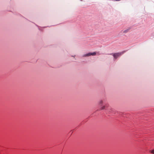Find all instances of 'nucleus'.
<instances>
[{
	"instance_id": "nucleus-2",
	"label": "nucleus",
	"mask_w": 154,
	"mask_h": 154,
	"mask_svg": "<svg viewBox=\"0 0 154 154\" xmlns=\"http://www.w3.org/2000/svg\"><path fill=\"white\" fill-rule=\"evenodd\" d=\"M91 56V53H88V54H86L84 55L85 57H87L89 56Z\"/></svg>"
},
{
	"instance_id": "nucleus-1",
	"label": "nucleus",
	"mask_w": 154,
	"mask_h": 154,
	"mask_svg": "<svg viewBox=\"0 0 154 154\" xmlns=\"http://www.w3.org/2000/svg\"><path fill=\"white\" fill-rule=\"evenodd\" d=\"M122 54L121 53H118L112 54V55L114 57V58L116 59L118 57L120 56Z\"/></svg>"
},
{
	"instance_id": "nucleus-5",
	"label": "nucleus",
	"mask_w": 154,
	"mask_h": 154,
	"mask_svg": "<svg viewBox=\"0 0 154 154\" xmlns=\"http://www.w3.org/2000/svg\"><path fill=\"white\" fill-rule=\"evenodd\" d=\"M151 152L153 154H154V149L151 151Z\"/></svg>"
},
{
	"instance_id": "nucleus-4",
	"label": "nucleus",
	"mask_w": 154,
	"mask_h": 154,
	"mask_svg": "<svg viewBox=\"0 0 154 154\" xmlns=\"http://www.w3.org/2000/svg\"><path fill=\"white\" fill-rule=\"evenodd\" d=\"M129 29H126V30L124 31L123 32L124 33H126L128 32V31H129Z\"/></svg>"
},
{
	"instance_id": "nucleus-3",
	"label": "nucleus",
	"mask_w": 154,
	"mask_h": 154,
	"mask_svg": "<svg viewBox=\"0 0 154 154\" xmlns=\"http://www.w3.org/2000/svg\"><path fill=\"white\" fill-rule=\"evenodd\" d=\"M96 55V53L95 52H94L93 53H91V56H95Z\"/></svg>"
}]
</instances>
